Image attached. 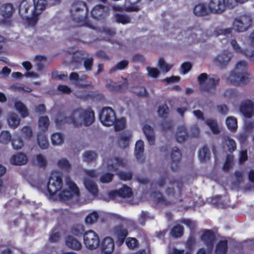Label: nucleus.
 <instances>
[{"label":"nucleus","mask_w":254,"mask_h":254,"mask_svg":"<svg viewBox=\"0 0 254 254\" xmlns=\"http://www.w3.org/2000/svg\"><path fill=\"white\" fill-rule=\"evenodd\" d=\"M63 186L62 177L57 171L51 173L47 184V190L51 196H54L61 190Z\"/></svg>","instance_id":"6"},{"label":"nucleus","mask_w":254,"mask_h":254,"mask_svg":"<svg viewBox=\"0 0 254 254\" xmlns=\"http://www.w3.org/2000/svg\"><path fill=\"white\" fill-rule=\"evenodd\" d=\"M208 7L213 13H221L226 7V0H210Z\"/></svg>","instance_id":"16"},{"label":"nucleus","mask_w":254,"mask_h":254,"mask_svg":"<svg viewBox=\"0 0 254 254\" xmlns=\"http://www.w3.org/2000/svg\"><path fill=\"white\" fill-rule=\"evenodd\" d=\"M109 9L107 7L98 4L94 7L91 11L92 17L98 20L104 19L109 15Z\"/></svg>","instance_id":"12"},{"label":"nucleus","mask_w":254,"mask_h":254,"mask_svg":"<svg viewBox=\"0 0 254 254\" xmlns=\"http://www.w3.org/2000/svg\"><path fill=\"white\" fill-rule=\"evenodd\" d=\"M14 107L22 118H24L29 116V111L22 102L16 101L14 103Z\"/></svg>","instance_id":"34"},{"label":"nucleus","mask_w":254,"mask_h":254,"mask_svg":"<svg viewBox=\"0 0 254 254\" xmlns=\"http://www.w3.org/2000/svg\"><path fill=\"white\" fill-rule=\"evenodd\" d=\"M21 131L23 136L26 139H30L33 135L32 129L30 127H23Z\"/></svg>","instance_id":"61"},{"label":"nucleus","mask_w":254,"mask_h":254,"mask_svg":"<svg viewBox=\"0 0 254 254\" xmlns=\"http://www.w3.org/2000/svg\"><path fill=\"white\" fill-rule=\"evenodd\" d=\"M61 238V234L57 229L55 228L51 230L49 237V241L51 243L58 242Z\"/></svg>","instance_id":"53"},{"label":"nucleus","mask_w":254,"mask_h":254,"mask_svg":"<svg viewBox=\"0 0 254 254\" xmlns=\"http://www.w3.org/2000/svg\"><path fill=\"white\" fill-rule=\"evenodd\" d=\"M198 157L201 162L209 160L210 153L207 145H204L199 151Z\"/></svg>","instance_id":"39"},{"label":"nucleus","mask_w":254,"mask_h":254,"mask_svg":"<svg viewBox=\"0 0 254 254\" xmlns=\"http://www.w3.org/2000/svg\"><path fill=\"white\" fill-rule=\"evenodd\" d=\"M132 194L131 189L125 185L119 190H112L109 192V196L112 199H115L117 197L123 198H129Z\"/></svg>","instance_id":"11"},{"label":"nucleus","mask_w":254,"mask_h":254,"mask_svg":"<svg viewBox=\"0 0 254 254\" xmlns=\"http://www.w3.org/2000/svg\"><path fill=\"white\" fill-rule=\"evenodd\" d=\"M51 141L53 144H61L64 142V135L61 133H54L51 135Z\"/></svg>","instance_id":"47"},{"label":"nucleus","mask_w":254,"mask_h":254,"mask_svg":"<svg viewBox=\"0 0 254 254\" xmlns=\"http://www.w3.org/2000/svg\"><path fill=\"white\" fill-rule=\"evenodd\" d=\"M69 232L73 235L77 237H83L84 233L85 232L84 226L80 224L73 225L70 228Z\"/></svg>","instance_id":"32"},{"label":"nucleus","mask_w":254,"mask_h":254,"mask_svg":"<svg viewBox=\"0 0 254 254\" xmlns=\"http://www.w3.org/2000/svg\"><path fill=\"white\" fill-rule=\"evenodd\" d=\"M47 5V0H38L36 3H34V8L33 10L36 11L38 10H43Z\"/></svg>","instance_id":"60"},{"label":"nucleus","mask_w":254,"mask_h":254,"mask_svg":"<svg viewBox=\"0 0 254 254\" xmlns=\"http://www.w3.org/2000/svg\"><path fill=\"white\" fill-rule=\"evenodd\" d=\"M65 244L68 248L75 250L79 251L82 248V244L80 241L73 236L68 235L65 238Z\"/></svg>","instance_id":"20"},{"label":"nucleus","mask_w":254,"mask_h":254,"mask_svg":"<svg viewBox=\"0 0 254 254\" xmlns=\"http://www.w3.org/2000/svg\"><path fill=\"white\" fill-rule=\"evenodd\" d=\"M252 16L249 14L241 15L235 17L233 22V28L238 32H244L248 30L253 24Z\"/></svg>","instance_id":"5"},{"label":"nucleus","mask_w":254,"mask_h":254,"mask_svg":"<svg viewBox=\"0 0 254 254\" xmlns=\"http://www.w3.org/2000/svg\"><path fill=\"white\" fill-rule=\"evenodd\" d=\"M247 69L248 64L246 62L240 61L238 62L235 69L230 73L228 81L235 86H240L247 84L250 81Z\"/></svg>","instance_id":"3"},{"label":"nucleus","mask_w":254,"mask_h":254,"mask_svg":"<svg viewBox=\"0 0 254 254\" xmlns=\"http://www.w3.org/2000/svg\"><path fill=\"white\" fill-rule=\"evenodd\" d=\"M66 113L59 111L55 118V123L60 128L65 124L72 125L74 127H80L83 125L88 127L95 121V113L91 107L84 109L77 107L72 109L68 116H66Z\"/></svg>","instance_id":"1"},{"label":"nucleus","mask_w":254,"mask_h":254,"mask_svg":"<svg viewBox=\"0 0 254 254\" xmlns=\"http://www.w3.org/2000/svg\"><path fill=\"white\" fill-rule=\"evenodd\" d=\"M184 227L180 225L174 226L171 230V235L174 238H180L184 234Z\"/></svg>","instance_id":"42"},{"label":"nucleus","mask_w":254,"mask_h":254,"mask_svg":"<svg viewBox=\"0 0 254 254\" xmlns=\"http://www.w3.org/2000/svg\"><path fill=\"white\" fill-rule=\"evenodd\" d=\"M157 112L160 117H165L169 114V108L166 104H165L159 106Z\"/></svg>","instance_id":"62"},{"label":"nucleus","mask_w":254,"mask_h":254,"mask_svg":"<svg viewBox=\"0 0 254 254\" xmlns=\"http://www.w3.org/2000/svg\"><path fill=\"white\" fill-rule=\"evenodd\" d=\"M249 45L244 51L245 55L249 58L254 56V29L249 36Z\"/></svg>","instance_id":"26"},{"label":"nucleus","mask_w":254,"mask_h":254,"mask_svg":"<svg viewBox=\"0 0 254 254\" xmlns=\"http://www.w3.org/2000/svg\"><path fill=\"white\" fill-rule=\"evenodd\" d=\"M181 157L182 154L179 148L177 147H173L171 154V167L173 171L178 170Z\"/></svg>","instance_id":"15"},{"label":"nucleus","mask_w":254,"mask_h":254,"mask_svg":"<svg viewBox=\"0 0 254 254\" xmlns=\"http://www.w3.org/2000/svg\"><path fill=\"white\" fill-rule=\"evenodd\" d=\"M11 143L13 148L19 150L24 146V142L20 136L14 137L11 140Z\"/></svg>","instance_id":"51"},{"label":"nucleus","mask_w":254,"mask_h":254,"mask_svg":"<svg viewBox=\"0 0 254 254\" xmlns=\"http://www.w3.org/2000/svg\"><path fill=\"white\" fill-rule=\"evenodd\" d=\"M131 137V134L130 133H127L125 132L120 133L118 140V143L119 146L122 148L127 147L129 145Z\"/></svg>","instance_id":"27"},{"label":"nucleus","mask_w":254,"mask_h":254,"mask_svg":"<svg viewBox=\"0 0 254 254\" xmlns=\"http://www.w3.org/2000/svg\"><path fill=\"white\" fill-rule=\"evenodd\" d=\"M98 213L96 211H93L89 213L85 219V222L86 224H92L95 223L99 219Z\"/></svg>","instance_id":"48"},{"label":"nucleus","mask_w":254,"mask_h":254,"mask_svg":"<svg viewBox=\"0 0 254 254\" xmlns=\"http://www.w3.org/2000/svg\"><path fill=\"white\" fill-rule=\"evenodd\" d=\"M106 87L111 92H122L124 90V84L113 82L111 80L107 81Z\"/></svg>","instance_id":"35"},{"label":"nucleus","mask_w":254,"mask_h":254,"mask_svg":"<svg viewBox=\"0 0 254 254\" xmlns=\"http://www.w3.org/2000/svg\"><path fill=\"white\" fill-rule=\"evenodd\" d=\"M230 60L231 57L229 56V53L226 51L218 55L215 58L216 62L221 67H225Z\"/></svg>","instance_id":"23"},{"label":"nucleus","mask_w":254,"mask_h":254,"mask_svg":"<svg viewBox=\"0 0 254 254\" xmlns=\"http://www.w3.org/2000/svg\"><path fill=\"white\" fill-rule=\"evenodd\" d=\"M116 20L118 23L123 24L129 23L131 21L130 18L127 15L117 13L115 15Z\"/></svg>","instance_id":"49"},{"label":"nucleus","mask_w":254,"mask_h":254,"mask_svg":"<svg viewBox=\"0 0 254 254\" xmlns=\"http://www.w3.org/2000/svg\"><path fill=\"white\" fill-rule=\"evenodd\" d=\"M197 81L201 91L213 94L216 90V86L219 85L220 79L217 75H208L206 73H202L198 76Z\"/></svg>","instance_id":"4"},{"label":"nucleus","mask_w":254,"mask_h":254,"mask_svg":"<svg viewBox=\"0 0 254 254\" xmlns=\"http://www.w3.org/2000/svg\"><path fill=\"white\" fill-rule=\"evenodd\" d=\"M84 185L88 191L93 196H96L98 195L99 190L97 185L92 180L85 178L84 179Z\"/></svg>","instance_id":"22"},{"label":"nucleus","mask_w":254,"mask_h":254,"mask_svg":"<svg viewBox=\"0 0 254 254\" xmlns=\"http://www.w3.org/2000/svg\"><path fill=\"white\" fill-rule=\"evenodd\" d=\"M14 107L22 118H24L29 116V111L22 102L16 101L14 103Z\"/></svg>","instance_id":"33"},{"label":"nucleus","mask_w":254,"mask_h":254,"mask_svg":"<svg viewBox=\"0 0 254 254\" xmlns=\"http://www.w3.org/2000/svg\"><path fill=\"white\" fill-rule=\"evenodd\" d=\"M226 124L228 128L232 132L237 129V121L236 118L232 117H228L226 120Z\"/></svg>","instance_id":"43"},{"label":"nucleus","mask_w":254,"mask_h":254,"mask_svg":"<svg viewBox=\"0 0 254 254\" xmlns=\"http://www.w3.org/2000/svg\"><path fill=\"white\" fill-rule=\"evenodd\" d=\"M40 13H37L35 11H33L32 16L31 17H27L26 21L29 26H35L38 22L39 19V15Z\"/></svg>","instance_id":"50"},{"label":"nucleus","mask_w":254,"mask_h":254,"mask_svg":"<svg viewBox=\"0 0 254 254\" xmlns=\"http://www.w3.org/2000/svg\"><path fill=\"white\" fill-rule=\"evenodd\" d=\"M128 64V62L127 60H122L110 69L109 73L111 74L117 70H123L127 66Z\"/></svg>","instance_id":"45"},{"label":"nucleus","mask_w":254,"mask_h":254,"mask_svg":"<svg viewBox=\"0 0 254 254\" xmlns=\"http://www.w3.org/2000/svg\"><path fill=\"white\" fill-rule=\"evenodd\" d=\"M20 120L15 113H11L7 117V122L9 126L13 128H16L20 124Z\"/></svg>","instance_id":"38"},{"label":"nucleus","mask_w":254,"mask_h":254,"mask_svg":"<svg viewBox=\"0 0 254 254\" xmlns=\"http://www.w3.org/2000/svg\"><path fill=\"white\" fill-rule=\"evenodd\" d=\"M15 11V8L12 4L10 3H6L1 6L0 13L3 19H1L2 23L6 24L9 23L7 19L11 18L13 13Z\"/></svg>","instance_id":"13"},{"label":"nucleus","mask_w":254,"mask_h":254,"mask_svg":"<svg viewBox=\"0 0 254 254\" xmlns=\"http://www.w3.org/2000/svg\"><path fill=\"white\" fill-rule=\"evenodd\" d=\"M201 239L208 249H212L215 240V235L211 230L206 229L203 232Z\"/></svg>","instance_id":"17"},{"label":"nucleus","mask_w":254,"mask_h":254,"mask_svg":"<svg viewBox=\"0 0 254 254\" xmlns=\"http://www.w3.org/2000/svg\"><path fill=\"white\" fill-rule=\"evenodd\" d=\"M118 175L120 179L124 181H130L132 179L133 177V174L130 171H120Z\"/></svg>","instance_id":"58"},{"label":"nucleus","mask_w":254,"mask_h":254,"mask_svg":"<svg viewBox=\"0 0 254 254\" xmlns=\"http://www.w3.org/2000/svg\"><path fill=\"white\" fill-rule=\"evenodd\" d=\"M144 152V142L141 140H137L135 146L134 153L136 158L138 160H141L143 157Z\"/></svg>","instance_id":"36"},{"label":"nucleus","mask_w":254,"mask_h":254,"mask_svg":"<svg viewBox=\"0 0 254 254\" xmlns=\"http://www.w3.org/2000/svg\"><path fill=\"white\" fill-rule=\"evenodd\" d=\"M49 124V119L47 116L40 117L38 120V126L42 131L41 132H45L48 129Z\"/></svg>","instance_id":"40"},{"label":"nucleus","mask_w":254,"mask_h":254,"mask_svg":"<svg viewBox=\"0 0 254 254\" xmlns=\"http://www.w3.org/2000/svg\"><path fill=\"white\" fill-rule=\"evenodd\" d=\"M83 243L87 249L93 250L99 247L100 238L95 232L93 230H89L84 233Z\"/></svg>","instance_id":"7"},{"label":"nucleus","mask_w":254,"mask_h":254,"mask_svg":"<svg viewBox=\"0 0 254 254\" xmlns=\"http://www.w3.org/2000/svg\"><path fill=\"white\" fill-rule=\"evenodd\" d=\"M224 139L226 142V144L228 151L230 153H233L236 150L237 148L235 141L233 139L230 138L229 136H226L224 138Z\"/></svg>","instance_id":"46"},{"label":"nucleus","mask_w":254,"mask_h":254,"mask_svg":"<svg viewBox=\"0 0 254 254\" xmlns=\"http://www.w3.org/2000/svg\"><path fill=\"white\" fill-rule=\"evenodd\" d=\"M101 247L103 254H111L114 250V241L111 237H106L103 240Z\"/></svg>","instance_id":"19"},{"label":"nucleus","mask_w":254,"mask_h":254,"mask_svg":"<svg viewBox=\"0 0 254 254\" xmlns=\"http://www.w3.org/2000/svg\"><path fill=\"white\" fill-rule=\"evenodd\" d=\"M125 240L126 244L129 249H134L138 246V241L136 238L128 237Z\"/></svg>","instance_id":"56"},{"label":"nucleus","mask_w":254,"mask_h":254,"mask_svg":"<svg viewBox=\"0 0 254 254\" xmlns=\"http://www.w3.org/2000/svg\"><path fill=\"white\" fill-rule=\"evenodd\" d=\"M228 250V242L226 240H220L216 246V254H226Z\"/></svg>","instance_id":"37"},{"label":"nucleus","mask_w":254,"mask_h":254,"mask_svg":"<svg viewBox=\"0 0 254 254\" xmlns=\"http://www.w3.org/2000/svg\"><path fill=\"white\" fill-rule=\"evenodd\" d=\"M107 169L112 172L117 171L120 167H124L125 163L123 159L118 157H113L109 159Z\"/></svg>","instance_id":"18"},{"label":"nucleus","mask_w":254,"mask_h":254,"mask_svg":"<svg viewBox=\"0 0 254 254\" xmlns=\"http://www.w3.org/2000/svg\"><path fill=\"white\" fill-rule=\"evenodd\" d=\"M143 131L149 144L151 145L154 144L155 137L153 128L150 126L145 125L143 127Z\"/></svg>","instance_id":"24"},{"label":"nucleus","mask_w":254,"mask_h":254,"mask_svg":"<svg viewBox=\"0 0 254 254\" xmlns=\"http://www.w3.org/2000/svg\"><path fill=\"white\" fill-rule=\"evenodd\" d=\"M234 156L232 155H227L225 162L223 166V169L224 171L227 172L232 167Z\"/></svg>","instance_id":"54"},{"label":"nucleus","mask_w":254,"mask_h":254,"mask_svg":"<svg viewBox=\"0 0 254 254\" xmlns=\"http://www.w3.org/2000/svg\"><path fill=\"white\" fill-rule=\"evenodd\" d=\"M27 161L26 155L21 152L13 155L10 159V163L15 165H24Z\"/></svg>","instance_id":"25"},{"label":"nucleus","mask_w":254,"mask_h":254,"mask_svg":"<svg viewBox=\"0 0 254 254\" xmlns=\"http://www.w3.org/2000/svg\"><path fill=\"white\" fill-rule=\"evenodd\" d=\"M11 135L8 131H2L0 133V142L8 144L11 140Z\"/></svg>","instance_id":"52"},{"label":"nucleus","mask_w":254,"mask_h":254,"mask_svg":"<svg viewBox=\"0 0 254 254\" xmlns=\"http://www.w3.org/2000/svg\"><path fill=\"white\" fill-rule=\"evenodd\" d=\"M99 119L101 122L106 126H113L116 120L115 111L109 107L103 108L99 114Z\"/></svg>","instance_id":"8"},{"label":"nucleus","mask_w":254,"mask_h":254,"mask_svg":"<svg viewBox=\"0 0 254 254\" xmlns=\"http://www.w3.org/2000/svg\"><path fill=\"white\" fill-rule=\"evenodd\" d=\"M193 11L194 14L197 16H206L209 13L207 6L203 3L196 4L193 8Z\"/></svg>","instance_id":"29"},{"label":"nucleus","mask_w":254,"mask_h":254,"mask_svg":"<svg viewBox=\"0 0 254 254\" xmlns=\"http://www.w3.org/2000/svg\"><path fill=\"white\" fill-rule=\"evenodd\" d=\"M86 75H83L81 77H80L78 74L77 72H71L69 74V79L71 81H74L76 85L79 87L84 88H87L88 85L87 84H84L82 82H84L87 78Z\"/></svg>","instance_id":"21"},{"label":"nucleus","mask_w":254,"mask_h":254,"mask_svg":"<svg viewBox=\"0 0 254 254\" xmlns=\"http://www.w3.org/2000/svg\"><path fill=\"white\" fill-rule=\"evenodd\" d=\"M83 160L88 163L96 161L97 158V153L92 151H87L83 154Z\"/></svg>","instance_id":"44"},{"label":"nucleus","mask_w":254,"mask_h":254,"mask_svg":"<svg viewBox=\"0 0 254 254\" xmlns=\"http://www.w3.org/2000/svg\"><path fill=\"white\" fill-rule=\"evenodd\" d=\"M94 59L93 58H85L83 62V65L87 71H91L93 65Z\"/></svg>","instance_id":"64"},{"label":"nucleus","mask_w":254,"mask_h":254,"mask_svg":"<svg viewBox=\"0 0 254 254\" xmlns=\"http://www.w3.org/2000/svg\"><path fill=\"white\" fill-rule=\"evenodd\" d=\"M176 137L177 141L179 143L185 141L189 137L187 128L184 126H180L177 128Z\"/></svg>","instance_id":"28"},{"label":"nucleus","mask_w":254,"mask_h":254,"mask_svg":"<svg viewBox=\"0 0 254 254\" xmlns=\"http://www.w3.org/2000/svg\"><path fill=\"white\" fill-rule=\"evenodd\" d=\"M114 174L111 173L107 172L102 174L100 178V181L102 183H109L112 181L114 178Z\"/></svg>","instance_id":"57"},{"label":"nucleus","mask_w":254,"mask_h":254,"mask_svg":"<svg viewBox=\"0 0 254 254\" xmlns=\"http://www.w3.org/2000/svg\"><path fill=\"white\" fill-rule=\"evenodd\" d=\"M113 231L116 238L117 245L121 246L128 234L127 228L123 224H119L113 227Z\"/></svg>","instance_id":"9"},{"label":"nucleus","mask_w":254,"mask_h":254,"mask_svg":"<svg viewBox=\"0 0 254 254\" xmlns=\"http://www.w3.org/2000/svg\"><path fill=\"white\" fill-rule=\"evenodd\" d=\"M58 166L60 168L64 170H68L71 167L69 161L65 158L59 160L58 162Z\"/></svg>","instance_id":"63"},{"label":"nucleus","mask_w":254,"mask_h":254,"mask_svg":"<svg viewBox=\"0 0 254 254\" xmlns=\"http://www.w3.org/2000/svg\"><path fill=\"white\" fill-rule=\"evenodd\" d=\"M152 195L155 199V202L158 204L165 206H168L171 204V201L167 200L160 191H154L152 192Z\"/></svg>","instance_id":"30"},{"label":"nucleus","mask_w":254,"mask_h":254,"mask_svg":"<svg viewBox=\"0 0 254 254\" xmlns=\"http://www.w3.org/2000/svg\"><path fill=\"white\" fill-rule=\"evenodd\" d=\"M88 12L86 3L82 1H75L70 9L71 16L73 21L78 23L79 25L95 29V27L86 19Z\"/></svg>","instance_id":"2"},{"label":"nucleus","mask_w":254,"mask_h":254,"mask_svg":"<svg viewBox=\"0 0 254 254\" xmlns=\"http://www.w3.org/2000/svg\"><path fill=\"white\" fill-rule=\"evenodd\" d=\"M240 111L246 118H251L254 112V103L251 100H244L241 104Z\"/></svg>","instance_id":"14"},{"label":"nucleus","mask_w":254,"mask_h":254,"mask_svg":"<svg viewBox=\"0 0 254 254\" xmlns=\"http://www.w3.org/2000/svg\"><path fill=\"white\" fill-rule=\"evenodd\" d=\"M158 66L160 69L165 72H168L172 67V65L167 64L163 58L159 60Z\"/></svg>","instance_id":"55"},{"label":"nucleus","mask_w":254,"mask_h":254,"mask_svg":"<svg viewBox=\"0 0 254 254\" xmlns=\"http://www.w3.org/2000/svg\"><path fill=\"white\" fill-rule=\"evenodd\" d=\"M193 28H188L187 31H185V32L186 33L185 35L187 36L188 35V33H189V36L188 37V38L191 39V42L192 43H198L199 42V40L197 38V34L193 32Z\"/></svg>","instance_id":"59"},{"label":"nucleus","mask_w":254,"mask_h":254,"mask_svg":"<svg viewBox=\"0 0 254 254\" xmlns=\"http://www.w3.org/2000/svg\"><path fill=\"white\" fill-rule=\"evenodd\" d=\"M69 190H64L60 193V199L65 202L71 199L74 195H78L79 193V190L76 185L72 181H67Z\"/></svg>","instance_id":"10"},{"label":"nucleus","mask_w":254,"mask_h":254,"mask_svg":"<svg viewBox=\"0 0 254 254\" xmlns=\"http://www.w3.org/2000/svg\"><path fill=\"white\" fill-rule=\"evenodd\" d=\"M205 123L210 128L214 134H218L220 131L218 127L217 122L215 120L208 119L205 121Z\"/></svg>","instance_id":"41"},{"label":"nucleus","mask_w":254,"mask_h":254,"mask_svg":"<svg viewBox=\"0 0 254 254\" xmlns=\"http://www.w3.org/2000/svg\"><path fill=\"white\" fill-rule=\"evenodd\" d=\"M37 141L38 145L42 149L48 148L49 142L47 136L45 132H38L37 134Z\"/></svg>","instance_id":"31"}]
</instances>
